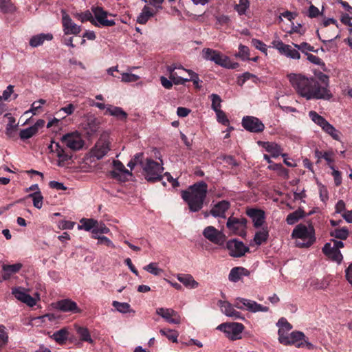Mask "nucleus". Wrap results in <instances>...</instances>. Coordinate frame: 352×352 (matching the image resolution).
Here are the masks:
<instances>
[{
	"mask_svg": "<svg viewBox=\"0 0 352 352\" xmlns=\"http://www.w3.org/2000/svg\"><path fill=\"white\" fill-rule=\"evenodd\" d=\"M93 237L94 239H98V244H104V245H107V247L114 248V245L112 243V241L109 239H108L107 237H106L104 236H99L93 235Z\"/></svg>",
	"mask_w": 352,
	"mask_h": 352,
	"instance_id": "obj_58",
	"label": "nucleus"
},
{
	"mask_svg": "<svg viewBox=\"0 0 352 352\" xmlns=\"http://www.w3.org/2000/svg\"><path fill=\"white\" fill-rule=\"evenodd\" d=\"M185 72L188 73L190 78L189 80H191L197 87H199L198 83L199 82V78L198 74L190 69H185Z\"/></svg>",
	"mask_w": 352,
	"mask_h": 352,
	"instance_id": "obj_60",
	"label": "nucleus"
},
{
	"mask_svg": "<svg viewBox=\"0 0 352 352\" xmlns=\"http://www.w3.org/2000/svg\"><path fill=\"white\" fill-rule=\"evenodd\" d=\"M112 305L119 312L126 313L129 311L130 305L127 302H120L118 301H113Z\"/></svg>",
	"mask_w": 352,
	"mask_h": 352,
	"instance_id": "obj_50",
	"label": "nucleus"
},
{
	"mask_svg": "<svg viewBox=\"0 0 352 352\" xmlns=\"http://www.w3.org/2000/svg\"><path fill=\"white\" fill-rule=\"evenodd\" d=\"M156 314L162 317L166 321L171 324H179L181 322L180 316L177 311L173 309L157 308Z\"/></svg>",
	"mask_w": 352,
	"mask_h": 352,
	"instance_id": "obj_18",
	"label": "nucleus"
},
{
	"mask_svg": "<svg viewBox=\"0 0 352 352\" xmlns=\"http://www.w3.org/2000/svg\"><path fill=\"white\" fill-rule=\"evenodd\" d=\"M145 179L148 182H156L162 179V171L164 168L160 164L152 159H147L146 162L143 166Z\"/></svg>",
	"mask_w": 352,
	"mask_h": 352,
	"instance_id": "obj_7",
	"label": "nucleus"
},
{
	"mask_svg": "<svg viewBox=\"0 0 352 352\" xmlns=\"http://www.w3.org/2000/svg\"><path fill=\"white\" fill-rule=\"evenodd\" d=\"M331 236L335 237L340 240H345L349 235V230L346 227H343L339 229H335L330 232Z\"/></svg>",
	"mask_w": 352,
	"mask_h": 352,
	"instance_id": "obj_40",
	"label": "nucleus"
},
{
	"mask_svg": "<svg viewBox=\"0 0 352 352\" xmlns=\"http://www.w3.org/2000/svg\"><path fill=\"white\" fill-rule=\"evenodd\" d=\"M218 305H219L221 311L227 316L233 318L234 319H243L241 314L234 309L236 307L242 310H248L251 312H267L269 311V307L263 306L254 300L243 298H236L233 304L228 301L219 300Z\"/></svg>",
	"mask_w": 352,
	"mask_h": 352,
	"instance_id": "obj_2",
	"label": "nucleus"
},
{
	"mask_svg": "<svg viewBox=\"0 0 352 352\" xmlns=\"http://www.w3.org/2000/svg\"><path fill=\"white\" fill-rule=\"evenodd\" d=\"M160 333L162 336H166L169 340L172 341L173 342H177L179 333L177 331L170 329H160Z\"/></svg>",
	"mask_w": 352,
	"mask_h": 352,
	"instance_id": "obj_44",
	"label": "nucleus"
},
{
	"mask_svg": "<svg viewBox=\"0 0 352 352\" xmlns=\"http://www.w3.org/2000/svg\"><path fill=\"white\" fill-rule=\"evenodd\" d=\"M265 149L267 152L271 153L273 157H277L279 155L284 157L285 155L282 153L283 148L281 146L274 142H265Z\"/></svg>",
	"mask_w": 352,
	"mask_h": 352,
	"instance_id": "obj_29",
	"label": "nucleus"
},
{
	"mask_svg": "<svg viewBox=\"0 0 352 352\" xmlns=\"http://www.w3.org/2000/svg\"><path fill=\"white\" fill-rule=\"evenodd\" d=\"M105 114L116 117L118 120L123 122H126L128 117L127 113L122 108L112 105H108Z\"/></svg>",
	"mask_w": 352,
	"mask_h": 352,
	"instance_id": "obj_26",
	"label": "nucleus"
},
{
	"mask_svg": "<svg viewBox=\"0 0 352 352\" xmlns=\"http://www.w3.org/2000/svg\"><path fill=\"white\" fill-rule=\"evenodd\" d=\"M226 226L234 234L242 237L246 236L247 219L244 217H230L227 221Z\"/></svg>",
	"mask_w": 352,
	"mask_h": 352,
	"instance_id": "obj_8",
	"label": "nucleus"
},
{
	"mask_svg": "<svg viewBox=\"0 0 352 352\" xmlns=\"http://www.w3.org/2000/svg\"><path fill=\"white\" fill-rule=\"evenodd\" d=\"M292 238L302 240L296 241V245L298 248H309L316 241L315 231L313 226L308 228L305 225L300 223L293 230Z\"/></svg>",
	"mask_w": 352,
	"mask_h": 352,
	"instance_id": "obj_4",
	"label": "nucleus"
},
{
	"mask_svg": "<svg viewBox=\"0 0 352 352\" xmlns=\"http://www.w3.org/2000/svg\"><path fill=\"white\" fill-rule=\"evenodd\" d=\"M55 308L63 312H70L72 314L81 313L82 311L76 302L69 298L57 301L55 304Z\"/></svg>",
	"mask_w": 352,
	"mask_h": 352,
	"instance_id": "obj_17",
	"label": "nucleus"
},
{
	"mask_svg": "<svg viewBox=\"0 0 352 352\" xmlns=\"http://www.w3.org/2000/svg\"><path fill=\"white\" fill-rule=\"evenodd\" d=\"M217 121L224 126H228L230 121L226 114V113L221 109L216 112Z\"/></svg>",
	"mask_w": 352,
	"mask_h": 352,
	"instance_id": "obj_54",
	"label": "nucleus"
},
{
	"mask_svg": "<svg viewBox=\"0 0 352 352\" xmlns=\"http://www.w3.org/2000/svg\"><path fill=\"white\" fill-rule=\"evenodd\" d=\"M77 334L79 336L80 340L87 342L89 343H93V340L91 337L89 331L87 328L82 327H78L76 329Z\"/></svg>",
	"mask_w": 352,
	"mask_h": 352,
	"instance_id": "obj_39",
	"label": "nucleus"
},
{
	"mask_svg": "<svg viewBox=\"0 0 352 352\" xmlns=\"http://www.w3.org/2000/svg\"><path fill=\"white\" fill-rule=\"evenodd\" d=\"M8 333L5 326L0 324V351L6 347L8 343Z\"/></svg>",
	"mask_w": 352,
	"mask_h": 352,
	"instance_id": "obj_45",
	"label": "nucleus"
},
{
	"mask_svg": "<svg viewBox=\"0 0 352 352\" xmlns=\"http://www.w3.org/2000/svg\"><path fill=\"white\" fill-rule=\"evenodd\" d=\"M63 26L65 34H78L81 31L80 26L74 23L70 16L65 14L63 15Z\"/></svg>",
	"mask_w": 352,
	"mask_h": 352,
	"instance_id": "obj_20",
	"label": "nucleus"
},
{
	"mask_svg": "<svg viewBox=\"0 0 352 352\" xmlns=\"http://www.w3.org/2000/svg\"><path fill=\"white\" fill-rule=\"evenodd\" d=\"M91 12L94 16V25L96 27H112L116 25L113 19H109V17H113L115 15L104 10L101 6H92Z\"/></svg>",
	"mask_w": 352,
	"mask_h": 352,
	"instance_id": "obj_6",
	"label": "nucleus"
},
{
	"mask_svg": "<svg viewBox=\"0 0 352 352\" xmlns=\"http://www.w3.org/2000/svg\"><path fill=\"white\" fill-rule=\"evenodd\" d=\"M289 341V345H294L298 348L306 346L309 349H313V344L306 340L305 334L301 331H293L291 333Z\"/></svg>",
	"mask_w": 352,
	"mask_h": 352,
	"instance_id": "obj_19",
	"label": "nucleus"
},
{
	"mask_svg": "<svg viewBox=\"0 0 352 352\" xmlns=\"http://www.w3.org/2000/svg\"><path fill=\"white\" fill-rule=\"evenodd\" d=\"M322 252L333 261L340 263L343 256L339 250L336 248L331 243H326L322 248Z\"/></svg>",
	"mask_w": 352,
	"mask_h": 352,
	"instance_id": "obj_21",
	"label": "nucleus"
},
{
	"mask_svg": "<svg viewBox=\"0 0 352 352\" xmlns=\"http://www.w3.org/2000/svg\"><path fill=\"white\" fill-rule=\"evenodd\" d=\"M202 56L204 59L227 69H236L239 67V63H232L228 56L210 48H204L202 50Z\"/></svg>",
	"mask_w": 352,
	"mask_h": 352,
	"instance_id": "obj_5",
	"label": "nucleus"
},
{
	"mask_svg": "<svg viewBox=\"0 0 352 352\" xmlns=\"http://www.w3.org/2000/svg\"><path fill=\"white\" fill-rule=\"evenodd\" d=\"M252 44L256 49L265 54L267 53V45L261 41L253 38L252 40Z\"/></svg>",
	"mask_w": 352,
	"mask_h": 352,
	"instance_id": "obj_57",
	"label": "nucleus"
},
{
	"mask_svg": "<svg viewBox=\"0 0 352 352\" xmlns=\"http://www.w3.org/2000/svg\"><path fill=\"white\" fill-rule=\"evenodd\" d=\"M14 91V86L13 85H8L6 88V90H4L3 93V96H2V98L4 100H8L11 94L13 93Z\"/></svg>",
	"mask_w": 352,
	"mask_h": 352,
	"instance_id": "obj_64",
	"label": "nucleus"
},
{
	"mask_svg": "<svg viewBox=\"0 0 352 352\" xmlns=\"http://www.w3.org/2000/svg\"><path fill=\"white\" fill-rule=\"evenodd\" d=\"M320 80L322 85L314 78H308L301 75L293 74L289 76L292 86L302 97L307 100L311 98L329 100L332 97V94L327 88L329 78L323 74Z\"/></svg>",
	"mask_w": 352,
	"mask_h": 352,
	"instance_id": "obj_1",
	"label": "nucleus"
},
{
	"mask_svg": "<svg viewBox=\"0 0 352 352\" xmlns=\"http://www.w3.org/2000/svg\"><path fill=\"white\" fill-rule=\"evenodd\" d=\"M241 124L245 130L252 133H261L265 129V126L262 122L258 118L254 116H247L243 117Z\"/></svg>",
	"mask_w": 352,
	"mask_h": 352,
	"instance_id": "obj_11",
	"label": "nucleus"
},
{
	"mask_svg": "<svg viewBox=\"0 0 352 352\" xmlns=\"http://www.w3.org/2000/svg\"><path fill=\"white\" fill-rule=\"evenodd\" d=\"M48 148L51 152H56L57 157L63 161H67L71 159V156L67 153L65 148L58 142L55 143L54 141H52Z\"/></svg>",
	"mask_w": 352,
	"mask_h": 352,
	"instance_id": "obj_27",
	"label": "nucleus"
},
{
	"mask_svg": "<svg viewBox=\"0 0 352 352\" xmlns=\"http://www.w3.org/2000/svg\"><path fill=\"white\" fill-rule=\"evenodd\" d=\"M62 143L73 151H77L82 148L84 142L78 132L68 133L62 136Z\"/></svg>",
	"mask_w": 352,
	"mask_h": 352,
	"instance_id": "obj_9",
	"label": "nucleus"
},
{
	"mask_svg": "<svg viewBox=\"0 0 352 352\" xmlns=\"http://www.w3.org/2000/svg\"><path fill=\"white\" fill-rule=\"evenodd\" d=\"M274 45L277 50L281 53L293 59H299L300 54L298 50L293 49L291 45L283 43L282 41H277Z\"/></svg>",
	"mask_w": 352,
	"mask_h": 352,
	"instance_id": "obj_22",
	"label": "nucleus"
},
{
	"mask_svg": "<svg viewBox=\"0 0 352 352\" xmlns=\"http://www.w3.org/2000/svg\"><path fill=\"white\" fill-rule=\"evenodd\" d=\"M226 248L230 251V255L232 257H241L250 249L244 243L236 239H232L227 242Z\"/></svg>",
	"mask_w": 352,
	"mask_h": 352,
	"instance_id": "obj_13",
	"label": "nucleus"
},
{
	"mask_svg": "<svg viewBox=\"0 0 352 352\" xmlns=\"http://www.w3.org/2000/svg\"><path fill=\"white\" fill-rule=\"evenodd\" d=\"M277 325L279 327L278 334H280L282 336V340H283V342H285V338L283 336V333H284V331H289L292 329V325L288 322L286 318H281L278 320L277 322Z\"/></svg>",
	"mask_w": 352,
	"mask_h": 352,
	"instance_id": "obj_38",
	"label": "nucleus"
},
{
	"mask_svg": "<svg viewBox=\"0 0 352 352\" xmlns=\"http://www.w3.org/2000/svg\"><path fill=\"white\" fill-rule=\"evenodd\" d=\"M92 14L93 12L91 10L90 11L87 10L83 12L75 13L74 14V16L82 23L89 21L92 25H94V18Z\"/></svg>",
	"mask_w": 352,
	"mask_h": 352,
	"instance_id": "obj_37",
	"label": "nucleus"
},
{
	"mask_svg": "<svg viewBox=\"0 0 352 352\" xmlns=\"http://www.w3.org/2000/svg\"><path fill=\"white\" fill-rule=\"evenodd\" d=\"M177 278L180 283L187 287L197 288L199 285V283L194 280L190 274H178Z\"/></svg>",
	"mask_w": 352,
	"mask_h": 352,
	"instance_id": "obj_30",
	"label": "nucleus"
},
{
	"mask_svg": "<svg viewBox=\"0 0 352 352\" xmlns=\"http://www.w3.org/2000/svg\"><path fill=\"white\" fill-rule=\"evenodd\" d=\"M246 214L252 220L255 228H261L265 223V213L261 209L248 208Z\"/></svg>",
	"mask_w": 352,
	"mask_h": 352,
	"instance_id": "obj_16",
	"label": "nucleus"
},
{
	"mask_svg": "<svg viewBox=\"0 0 352 352\" xmlns=\"http://www.w3.org/2000/svg\"><path fill=\"white\" fill-rule=\"evenodd\" d=\"M208 193V184L201 181L190 186L182 191V198L188 204L190 212H196L202 209Z\"/></svg>",
	"mask_w": 352,
	"mask_h": 352,
	"instance_id": "obj_3",
	"label": "nucleus"
},
{
	"mask_svg": "<svg viewBox=\"0 0 352 352\" xmlns=\"http://www.w3.org/2000/svg\"><path fill=\"white\" fill-rule=\"evenodd\" d=\"M80 225L78 226L79 229H83L86 231L94 230V228L98 224V221L94 219H82L80 221Z\"/></svg>",
	"mask_w": 352,
	"mask_h": 352,
	"instance_id": "obj_36",
	"label": "nucleus"
},
{
	"mask_svg": "<svg viewBox=\"0 0 352 352\" xmlns=\"http://www.w3.org/2000/svg\"><path fill=\"white\" fill-rule=\"evenodd\" d=\"M249 54L250 50L248 47L241 44L239 46V56L242 57L243 58H249Z\"/></svg>",
	"mask_w": 352,
	"mask_h": 352,
	"instance_id": "obj_59",
	"label": "nucleus"
},
{
	"mask_svg": "<svg viewBox=\"0 0 352 352\" xmlns=\"http://www.w3.org/2000/svg\"><path fill=\"white\" fill-rule=\"evenodd\" d=\"M305 216V212L301 208H298L296 211L289 213L287 218L286 222L289 225H293L298 221V220Z\"/></svg>",
	"mask_w": 352,
	"mask_h": 352,
	"instance_id": "obj_35",
	"label": "nucleus"
},
{
	"mask_svg": "<svg viewBox=\"0 0 352 352\" xmlns=\"http://www.w3.org/2000/svg\"><path fill=\"white\" fill-rule=\"evenodd\" d=\"M140 79V77L131 73H122L121 80L126 82H136Z\"/></svg>",
	"mask_w": 352,
	"mask_h": 352,
	"instance_id": "obj_55",
	"label": "nucleus"
},
{
	"mask_svg": "<svg viewBox=\"0 0 352 352\" xmlns=\"http://www.w3.org/2000/svg\"><path fill=\"white\" fill-rule=\"evenodd\" d=\"M230 204L229 201L222 200L217 203L210 210V214L214 217H225L226 212L229 209Z\"/></svg>",
	"mask_w": 352,
	"mask_h": 352,
	"instance_id": "obj_24",
	"label": "nucleus"
},
{
	"mask_svg": "<svg viewBox=\"0 0 352 352\" xmlns=\"http://www.w3.org/2000/svg\"><path fill=\"white\" fill-rule=\"evenodd\" d=\"M336 213H341L346 212L345 203L343 200H339L335 206Z\"/></svg>",
	"mask_w": 352,
	"mask_h": 352,
	"instance_id": "obj_62",
	"label": "nucleus"
},
{
	"mask_svg": "<svg viewBox=\"0 0 352 352\" xmlns=\"http://www.w3.org/2000/svg\"><path fill=\"white\" fill-rule=\"evenodd\" d=\"M27 197L32 199L33 205L35 208L38 209H41L42 208L43 197L41 191H36L33 193L29 194Z\"/></svg>",
	"mask_w": 352,
	"mask_h": 352,
	"instance_id": "obj_41",
	"label": "nucleus"
},
{
	"mask_svg": "<svg viewBox=\"0 0 352 352\" xmlns=\"http://www.w3.org/2000/svg\"><path fill=\"white\" fill-rule=\"evenodd\" d=\"M269 236V230L267 227H263L259 231H257L254 237V241L258 245H261L267 241Z\"/></svg>",
	"mask_w": 352,
	"mask_h": 352,
	"instance_id": "obj_32",
	"label": "nucleus"
},
{
	"mask_svg": "<svg viewBox=\"0 0 352 352\" xmlns=\"http://www.w3.org/2000/svg\"><path fill=\"white\" fill-rule=\"evenodd\" d=\"M210 98L212 100L211 108L215 113L221 110V102L222 100L220 96L216 94H212Z\"/></svg>",
	"mask_w": 352,
	"mask_h": 352,
	"instance_id": "obj_49",
	"label": "nucleus"
},
{
	"mask_svg": "<svg viewBox=\"0 0 352 352\" xmlns=\"http://www.w3.org/2000/svg\"><path fill=\"white\" fill-rule=\"evenodd\" d=\"M327 133L330 135L334 140H338L340 138L339 132L330 123L327 122L322 129Z\"/></svg>",
	"mask_w": 352,
	"mask_h": 352,
	"instance_id": "obj_48",
	"label": "nucleus"
},
{
	"mask_svg": "<svg viewBox=\"0 0 352 352\" xmlns=\"http://www.w3.org/2000/svg\"><path fill=\"white\" fill-rule=\"evenodd\" d=\"M144 270L155 276L160 275L162 272V269L157 267L155 263H151L144 266Z\"/></svg>",
	"mask_w": 352,
	"mask_h": 352,
	"instance_id": "obj_51",
	"label": "nucleus"
},
{
	"mask_svg": "<svg viewBox=\"0 0 352 352\" xmlns=\"http://www.w3.org/2000/svg\"><path fill=\"white\" fill-rule=\"evenodd\" d=\"M153 15L151 9L148 6H144L142 12L138 16L137 22L140 24H145Z\"/></svg>",
	"mask_w": 352,
	"mask_h": 352,
	"instance_id": "obj_33",
	"label": "nucleus"
},
{
	"mask_svg": "<svg viewBox=\"0 0 352 352\" xmlns=\"http://www.w3.org/2000/svg\"><path fill=\"white\" fill-rule=\"evenodd\" d=\"M332 175L334 179L335 185L339 186L342 184L341 173L339 170L333 169Z\"/></svg>",
	"mask_w": 352,
	"mask_h": 352,
	"instance_id": "obj_61",
	"label": "nucleus"
},
{
	"mask_svg": "<svg viewBox=\"0 0 352 352\" xmlns=\"http://www.w3.org/2000/svg\"><path fill=\"white\" fill-rule=\"evenodd\" d=\"M19 127H11L10 125L6 126V135L8 139L16 140V131Z\"/></svg>",
	"mask_w": 352,
	"mask_h": 352,
	"instance_id": "obj_56",
	"label": "nucleus"
},
{
	"mask_svg": "<svg viewBox=\"0 0 352 352\" xmlns=\"http://www.w3.org/2000/svg\"><path fill=\"white\" fill-rule=\"evenodd\" d=\"M0 10L3 13H12L15 10V6L11 0H0Z\"/></svg>",
	"mask_w": 352,
	"mask_h": 352,
	"instance_id": "obj_43",
	"label": "nucleus"
},
{
	"mask_svg": "<svg viewBox=\"0 0 352 352\" xmlns=\"http://www.w3.org/2000/svg\"><path fill=\"white\" fill-rule=\"evenodd\" d=\"M35 134H36V129L31 126L27 129L21 130L19 136L21 140H24L31 138Z\"/></svg>",
	"mask_w": 352,
	"mask_h": 352,
	"instance_id": "obj_47",
	"label": "nucleus"
},
{
	"mask_svg": "<svg viewBox=\"0 0 352 352\" xmlns=\"http://www.w3.org/2000/svg\"><path fill=\"white\" fill-rule=\"evenodd\" d=\"M250 272L243 267H234L231 269L228 275L230 281L236 283L239 281L243 276H248Z\"/></svg>",
	"mask_w": 352,
	"mask_h": 352,
	"instance_id": "obj_25",
	"label": "nucleus"
},
{
	"mask_svg": "<svg viewBox=\"0 0 352 352\" xmlns=\"http://www.w3.org/2000/svg\"><path fill=\"white\" fill-rule=\"evenodd\" d=\"M249 0H239V3L235 6L234 10L238 12L239 15H243L245 14V12L249 8Z\"/></svg>",
	"mask_w": 352,
	"mask_h": 352,
	"instance_id": "obj_46",
	"label": "nucleus"
},
{
	"mask_svg": "<svg viewBox=\"0 0 352 352\" xmlns=\"http://www.w3.org/2000/svg\"><path fill=\"white\" fill-rule=\"evenodd\" d=\"M223 162L227 164L228 165L232 166H238V163L235 160L233 156L232 155H225L223 157Z\"/></svg>",
	"mask_w": 352,
	"mask_h": 352,
	"instance_id": "obj_63",
	"label": "nucleus"
},
{
	"mask_svg": "<svg viewBox=\"0 0 352 352\" xmlns=\"http://www.w3.org/2000/svg\"><path fill=\"white\" fill-rule=\"evenodd\" d=\"M203 235L212 243L219 245H223L226 240V236L221 231L211 226L204 229Z\"/></svg>",
	"mask_w": 352,
	"mask_h": 352,
	"instance_id": "obj_10",
	"label": "nucleus"
},
{
	"mask_svg": "<svg viewBox=\"0 0 352 352\" xmlns=\"http://www.w3.org/2000/svg\"><path fill=\"white\" fill-rule=\"evenodd\" d=\"M295 48L298 50L301 51L302 53H307V51L315 52H317V50H314V47L310 45L309 43L306 42H302L300 44H294Z\"/></svg>",
	"mask_w": 352,
	"mask_h": 352,
	"instance_id": "obj_52",
	"label": "nucleus"
},
{
	"mask_svg": "<svg viewBox=\"0 0 352 352\" xmlns=\"http://www.w3.org/2000/svg\"><path fill=\"white\" fill-rule=\"evenodd\" d=\"M69 332L67 329L63 328L56 332H54L52 335L53 339L58 344H63L65 343L67 340L68 339Z\"/></svg>",
	"mask_w": 352,
	"mask_h": 352,
	"instance_id": "obj_34",
	"label": "nucleus"
},
{
	"mask_svg": "<svg viewBox=\"0 0 352 352\" xmlns=\"http://www.w3.org/2000/svg\"><path fill=\"white\" fill-rule=\"evenodd\" d=\"M22 267V264L15 263L12 265H4L3 266V274L2 277L4 280L10 278L11 275L18 272Z\"/></svg>",
	"mask_w": 352,
	"mask_h": 352,
	"instance_id": "obj_31",
	"label": "nucleus"
},
{
	"mask_svg": "<svg viewBox=\"0 0 352 352\" xmlns=\"http://www.w3.org/2000/svg\"><path fill=\"white\" fill-rule=\"evenodd\" d=\"M12 294L17 300L21 301L23 303H25L27 305L31 307L36 305V299L32 297L30 294H27L21 287L13 289Z\"/></svg>",
	"mask_w": 352,
	"mask_h": 352,
	"instance_id": "obj_23",
	"label": "nucleus"
},
{
	"mask_svg": "<svg viewBox=\"0 0 352 352\" xmlns=\"http://www.w3.org/2000/svg\"><path fill=\"white\" fill-rule=\"evenodd\" d=\"M109 232V229L104 223L98 221L97 226H96L94 230H92V234L98 236V234H107Z\"/></svg>",
	"mask_w": 352,
	"mask_h": 352,
	"instance_id": "obj_53",
	"label": "nucleus"
},
{
	"mask_svg": "<svg viewBox=\"0 0 352 352\" xmlns=\"http://www.w3.org/2000/svg\"><path fill=\"white\" fill-rule=\"evenodd\" d=\"M110 144V142L106 138H100L91 151L92 156L96 157L97 160L102 159L111 150Z\"/></svg>",
	"mask_w": 352,
	"mask_h": 352,
	"instance_id": "obj_14",
	"label": "nucleus"
},
{
	"mask_svg": "<svg viewBox=\"0 0 352 352\" xmlns=\"http://www.w3.org/2000/svg\"><path fill=\"white\" fill-rule=\"evenodd\" d=\"M217 329L226 333H231L232 340H235L237 338V336L243 331L244 326L241 323L238 322H226L219 324Z\"/></svg>",
	"mask_w": 352,
	"mask_h": 352,
	"instance_id": "obj_15",
	"label": "nucleus"
},
{
	"mask_svg": "<svg viewBox=\"0 0 352 352\" xmlns=\"http://www.w3.org/2000/svg\"><path fill=\"white\" fill-rule=\"evenodd\" d=\"M309 118L311 120L319 125L323 129L324 126L328 122L322 116H320L317 112L314 111H311L309 113Z\"/></svg>",
	"mask_w": 352,
	"mask_h": 352,
	"instance_id": "obj_42",
	"label": "nucleus"
},
{
	"mask_svg": "<svg viewBox=\"0 0 352 352\" xmlns=\"http://www.w3.org/2000/svg\"><path fill=\"white\" fill-rule=\"evenodd\" d=\"M53 38V35L50 33L47 34H38L33 36L30 40V45L32 47H37L43 44L45 41H51Z\"/></svg>",
	"mask_w": 352,
	"mask_h": 352,
	"instance_id": "obj_28",
	"label": "nucleus"
},
{
	"mask_svg": "<svg viewBox=\"0 0 352 352\" xmlns=\"http://www.w3.org/2000/svg\"><path fill=\"white\" fill-rule=\"evenodd\" d=\"M113 166L115 170L109 172V175L113 179L124 182L127 180L126 175H132L131 171L126 169L120 161L113 160Z\"/></svg>",
	"mask_w": 352,
	"mask_h": 352,
	"instance_id": "obj_12",
	"label": "nucleus"
}]
</instances>
